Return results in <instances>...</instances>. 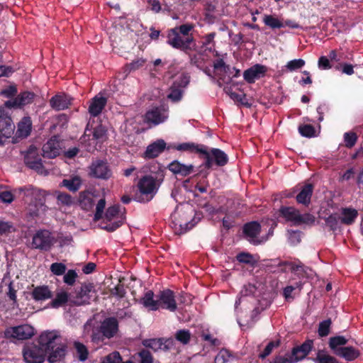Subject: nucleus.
<instances>
[{
	"instance_id": "nucleus-40",
	"label": "nucleus",
	"mask_w": 363,
	"mask_h": 363,
	"mask_svg": "<svg viewBox=\"0 0 363 363\" xmlns=\"http://www.w3.org/2000/svg\"><path fill=\"white\" fill-rule=\"evenodd\" d=\"M136 363H153V357L150 351L142 350L133 356Z\"/></svg>"
},
{
	"instance_id": "nucleus-60",
	"label": "nucleus",
	"mask_w": 363,
	"mask_h": 363,
	"mask_svg": "<svg viewBox=\"0 0 363 363\" xmlns=\"http://www.w3.org/2000/svg\"><path fill=\"white\" fill-rule=\"evenodd\" d=\"M145 63V60L143 58H138L130 63L127 65V67L129 72L137 70L144 66Z\"/></svg>"
},
{
	"instance_id": "nucleus-54",
	"label": "nucleus",
	"mask_w": 363,
	"mask_h": 363,
	"mask_svg": "<svg viewBox=\"0 0 363 363\" xmlns=\"http://www.w3.org/2000/svg\"><path fill=\"white\" fill-rule=\"evenodd\" d=\"M331 325V320L328 319L319 323L318 335L320 337H325L330 333V328Z\"/></svg>"
},
{
	"instance_id": "nucleus-6",
	"label": "nucleus",
	"mask_w": 363,
	"mask_h": 363,
	"mask_svg": "<svg viewBox=\"0 0 363 363\" xmlns=\"http://www.w3.org/2000/svg\"><path fill=\"white\" fill-rule=\"evenodd\" d=\"M15 192L23 193V198L30 197L31 201L35 202V206L37 208L36 210L32 211L30 209V214L32 217L38 216V211L40 210L45 211L47 206L45 205L46 191L34 188L33 186L28 185L25 186L18 187L15 190Z\"/></svg>"
},
{
	"instance_id": "nucleus-52",
	"label": "nucleus",
	"mask_w": 363,
	"mask_h": 363,
	"mask_svg": "<svg viewBox=\"0 0 363 363\" xmlns=\"http://www.w3.org/2000/svg\"><path fill=\"white\" fill-rule=\"evenodd\" d=\"M357 140V135L354 132H347L344 134L345 145L347 148L354 146Z\"/></svg>"
},
{
	"instance_id": "nucleus-19",
	"label": "nucleus",
	"mask_w": 363,
	"mask_h": 363,
	"mask_svg": "<svg viewBox=\"0 0 363 363\" xmlns=\"http://www.w3.org/2000/svg\"><path fill=\"white\" fill-rule=\"evenodd\" d=\"M93 293H94V284L92 283H84L82 284L80 290L72 300V302L77 306L89 303Z\"/></svg>"
},
{
	"instance_id": "nucleus-23",
	"label": "nucleus",
	"mask_w": 363,
	"mask_h": 363,
	"mask_svg": "<svg viewBox=\"0 0 363 363\" xmlns=\"http://www.w3.org/2000/svg\"><path fill=\"white\" fill-rule=\"evenodd\" d=\"M107 104V98L96 95L90 100L89 106V113L92 117L99 116Z\"/></svg>"
},
{
	"instance_id": "nucleus-26",
	"label": "nucleus",
	"mask_w": 363,
	"mask_h": 363,
	"mask_svg": "<svg viewBox=\"0 0 363 363\" xmlns=\"http://www.w3.org/2000/svg\"><path fill=\"white\" fill-rule=\"evenodd\" d=\"M15 125L10 116L1 113L0 115V133L2 137L9 138L13 133Z\"/></svg>"
},
{
	"instance_id": "nucleus-4",
	"label": "nucleus",
	"mask_w": 363,
	"mask_h": 363,
	"mask_svg": "<svg viewBox=\"0 0 363 363\" xmlns=\"http://www.w3.org/2000/svg\"><path fill=\"white\" fill-rule=\"evenodd\" d=\"M108 138V129L102 123L96 125L93 128L87 125L84 135L80 138V143L86 147V151L91 152L96 150L98 144H101Z\"/></svg>"
},
{
	"instance_id": "nucleus-44",
	"label": "nucleus",
	"mask_w": 363,
	"mask_h": 363,
	"mask_svg": "<svg viewBox=\"0 0 363 363\" xmlns=\"http://www.w3.org/2000/svg\"><path fill=\"white\" fill-rule=\"evenodd\" d=\"M298 132L303 137L306 138H312L315 135V129L310 124L300 125Z\"/></svg>"
},
{
	"instance_id": "nucleus-39",
	"label": "nucleus",
	"mask_w": 363,
	"mask_h": 363,
	"mask_svg": "<svg viewBox=\"0 0 363 363\" xmlns=\"http://www.w3.org/2000/svg\"><path fill=\"white\" fill-rule=\"evenodd\" d=\"M315 363H340L334 357L328 354L326 352L319 350L315 358L313 359Z\"/></svg>"
},
{
	"instance_id": "nucleus-10",
	"label": "nucleus",
	"mask_w": 363,
	"mask_h": 363,
	"mask_svg": "<svg viewBox=\"0 0 363 363\" xmlns=\"http://www.w3.org/2000/svg\"><path fill=\"white\" fill-rule=\"evenodd\" d=\"M242 237L253 245L265 242L272 235V228H242Z\"/></svg>"
},
{
	"instance_id": "nucleus-32",
	"label": "nucleus",
	"mask_w": 363,
	"mask_h": 363,
	"mask_svg": "<svg viewBox=\"0 0 363 363\" xmlns=\"http://www.w3.org/2000/svg\"><path fill=\"white\" fill-rule=\"evenodd\" d=\"M31 296L35 301H40L50 298L52 294L48 286H40L33 289Z\"/></svg>"
},
{
	"instance_id": "nucleus-17",
	"label": "nucleus",
	"mask_w": 363,
	"mask_h": 363,
	"mask_svg": "<svg viewBox=\"0 0 363 363\" xmlns=\"http://www.w3.org/2000/svg\"><path fill=\"white\" fill-rule=\"evenodd\" d=\"M104 218L107 221L113 222L111 227H121L125 224V217L118 205L108 207L105 212Z\"/></svg>"
},
{
	"instance_id": "nucleus-22",
	"label": "nucleus",
	"mask_w": 363,
	"mask_h": 363,
	"mask_svg": "<svg viewBox=\"0 0 363 363\" xmlns=\"http://www.w3.org/2000/svg\"><path fill=\"white\" fill-rule=\"evenodd\" d=\"M43 157L55 158L60 155V142L57 136H52L43 146Z\"/></svg>"
},
{
	"instance_id": "nucleus-18",
	"label": "nucleus",
	"mask_w": 363,
	"mask_h": 363,
	"mask_svg": "<svg viewBox=\"0 0 363 363\" xmlns=\"http://www.w3.org/2000/svg\"><path fill=\"white\" fill-rule=\"evenodd\" d=\"M35 94L32 91H23L20 93L13 100L5 101L4 106L8 108H21L33 102Z\"/></svg>"
},
{
	"instance_id": "nucleus-9",
	"label": "nucleus",
	"mask_w": 363,
	"mask_h": 363,
	"mask_svg": "<svg viewBox=\"0 0 363 363\" xmlns=\"http://www.w3.org/2000/svg\"><path fill=\"white\" fill-rule=\"evenodd\" d=\"M99 332L101 334L100 337L98 334L92 335V340H104V338L111 339L116 335L118 332V322L116 318L110 317L105 318L101 323Z\"/></svg>"
},
{
	"instance_id": "nucleus-11",
	"label": "nucleus",
	"mask_w": 363,
	"mask_h": 363,
	"mask_svg": "<svg viewBox=\"0 0 363 363\" xmlns=\"http://www.w3.org/2000/svg\"><path fill=\"white\" fill-rule=\"evenodd\" d=\"M4 335L8 339L26 340L35 335V329L28 324H24L7 328Z\"/></svg>"
},
{
	"instance_id": "nucleus-37",
	"label": "nucleus",
	"mask_w": 363,
	"mask_h": 363,
	"mask_svg": "<svg viewBox=\"0 0 363 363\" xmlns=\"http://www.w3.org/2000/svg\"><path fill=\"white\" fill-rule=\"evenodd\" d=\"M262 20L264 25L272 29H279L284 27V23L274 15L264 14Z\"/></svg>"
},
{
	"instance_id": "nucleus-30",
	"label": "nucleus",
	"mask_w": 363,
	"mask_h": 363,
	"mask_svg": "<svg viewBox=\"0 0 363 363\" xmlns=\"http://www.w3.org/2000/svg\"><path fill=\"white\" fill-rule=\"evenodd\" d=\"M95 204L93 194L89 191H84L79 193V205L82 209L89 211Z\"/></svg>"
},
{
	"instance_id": "nucleus-15",
	"label": "nucleus",
	"mask_w": 363,
	"mask_h": 363,
	"mask_svg": "<svg viewBox=\"0 0 363 363\" xmlns=\"http://www.w3.org/2000/svg\"><path fill=\"white\" fill-rule=\"evenodd\" d=\"M158 301V309H167L171 312H174L177 308V301L174 292L170 289H164L160 291L156 295Z\"/></svg>"
},
{
	"instance_id": "nucleus-8",
	"label": "nucleus",
	"mask_w": 363,
	"mask_h": 363,
	"mask_svg": "<svg viewBox=\"0 0 363 363\" xmlns=\"http://www.w3.org/2000/svg\"><path fill=\"white\" fill-rule=\"evenodd\" d=\"M55 242V238L48 230L40 229L33 236L31 248L48 251Z\"/></svg>"
},
{
	"instance_id": "nucleus-55",
	"label": "nucleus",
	"mask_w": 363,
	"mask_h": 363,
	"mask_svg": "<svg viewBox=\"0 0 363 363\" xmlns=\"http://www.w3.org/2000/svg\"><path fill=\"white\" fill-rule=\"evenodd\" d=\"M122 357L118 352H113L104 357L100 363H121Z\"/></svg>"
},
{
	"instance_id": "nucleus-13",
	"label": "nucleus",
	"mask_w": 363,
	"mask_h": 363,
	"mask_svg": "<svg viewBox=\"0 0 363 363\" xmlns=\"http://www.w3.org/2000/svg\"><path fill=\"white\" fill-rule=\"evenodd\" d=\"M24 162L30 169H34L38 173H42L44 167L41 156L38 153V150L34 145H30L28 149L24 156Z\"/></svg>"
},
{
	"instance_id": "nucleus-28",
	"label": "nucleus",
	"mask_w": 363,
	"mask_h": 363,
	"mask_svg": "<svg viewBox=\"0 0 363 363\" xmlns=\"http://www.w3.org/2000/svg\"><path fill=\"white\" fill-rule=\"evenodd\" d=\"M194 166L192 164L186 165L180 163L177 160L172 162L168 169L174 174H179L182 177H186L191 174L194 172Z\"/></svg>"
},
{
	"instance_id": "nucleus-27",
	"label": "nucleus",
	"mask_w": 363,
	"mask_h": 363,
	"mask_svg": "<svg viewBox=\"0 0 363 363\" xmlns=\"http://www.w3.org/2000/svg\"><path fill=\"white\" fill-rule=\"evenodd\" d=\"M314 186L312 184H306L296 195V200L298 204L308 206L311 203Z\"/></svg>"
},
{
	"instance_id": "nucleus-61",
	"label": "nucleus",
	"mask_w": 363,
	"mask_h": 363,
	"mask_svg": "<svg viewBox=\"0 0 363 363\" xmlns=\"http://www.w3.org/2000/svg\"><path fill=\"white\" fill-rule=\"evenodd\" d=\"M279 345V341H277V342L272 341V342H269L268 345L264 348V351L259 354V357L261 359H264L268 355H269L270 353L272 352V350L274 347H278Z\"/></svg>"
},
{
	"instance_id": "nucleus-46",
	"label": "nucleus",
	"mask_w": 363,
	"mask_h": 363,
	"mask_svg": "<svg viewBox=\"0 0 363 363\" xmlns=\"http://www.w3.org/2000/svg\"><path fill=\"white\" fill-rule=\"evenodd\" d=\"M57 203L63 206H70L73 203L72 197L67 193L57 192Z\"/></svg>"
},
{
	"instance_id": "nucleus-53",
	"label": "nucleus",
	"mask_w": 363,
	"mask_h": 363,
	"mask_svg": "<svg viewBox=\"0 0 363 363\" xmlns=\"http://www.w3.org/2000/svg\"><path fill=\"white\" fill-rule=\"evenodd\" d=\"M106 207V199L104 198L101 199L96 206V211L94 216L95 221L99 220L103 218L104 211Z\"/></svg>"
},
{
	"instance_id": "nucleus-62",
	"label": "nucleus",
	"mask_w": 363,
	"mask_h": 363,
	"mask_svg": "<svg viewBox=\"0 0 363 363\" xmlns=\"http://www.w3.org/2000/svg\"><path fill=\"white\" fill-rule=\"evenodd\" d=\"M77 274L74 270L69 269L68 272L64 275L63 279L64 282L68 285L72 286L76 280Z\"/></svg>"
},
{
	"instance_id": "nucleus-35",
	"label": "nucleus",
	"mask_w": 363,
	"mask_h": 363,
	"mask_svg": "<svg viewBox=\"0 0 363 363\" xmlns=\"http://www.w3.org/2000/svg\"><path fill=\"white\" fill-rule=\"evenodd\" d=\"M284 264L289 267L291 272L299 277H304L307 276V270L309 269L300 261H298L297 262H285Z\"/></svg>"
},
{
	"instance_id": "nucleus-16",
	"label": "nucleus",
	"mask_w": 363,
	"mask_h": 363,
	"mask_svg": "<svg viewBox=\"0 0 363 363\" xmlns=\"http://www.w3.org/2000/svg\"><path fill=\"white\" fill-rule=\"evenodd\" d=\"M168 118L167 110L163 106H155L148 110L145 114V121L155 125L163 123Z\"/></svg>"
},
{
	"instance_id": "nucleus-41",
	"label": "nucleus",
	"mask_w": 363,
	"mask_h": 363,
	"mask_svg": "<svg viewBox=\"0 0 363 363\" xmlns=\"http://www.w3.org/2000/svg\"><path fill=\"white\" fill-rule=\"evenodd\" d=\"M68 294L66 291H60L56 294V296L50 303L53 308H59L62 306L68 301Z\"/></svg>"
},
{
	"instance_id": "nucleus-38",
	"label": "nucleus",
	"mask_w": 363,
	"mask_h": 363,
	"mask_svg": "<svg viewBox=\"0 0 363 363\" xmlns=\"http://www.w3.org/2000/svg\"><path fill=\"white\" fill-rule=\"evenodd\" d=\"M82 181L80 178L75 176L71 179H65L62 181L60 186L66 187L71 191H77L81 186Z\"/></svg>"
},
{
	"instance_id": "nucleus-51",
	"label": "nucleus",
	"mask_w": 363,
	"mask_h": 363,
	"mask_svg": "<svg viewBox=\"0 0 363 363\" xmlns=\"http://www.w3.org/2000/svg\"><path fill=\"white\" fill-rule=\"evenodd\" d=\"M190 82V76L188 74H182L174 82V87H179L183 90Z\"/></svg>"
},
{
	"instance_id": "nucleus-56",
	"label": "nucleus",
	"mask_w": 363,
	"mask_h": 363,
	"mask_svg": "<svg viewBox=\"0 0 363 363\" xmlns=\"http://www.w3.org/2000/svg\"><path fill=\"white\" fill-rule=\"evenodd\" d=\"M176 339L182 344H187L191 337V333L187 330H178L175 335Z\"/></svg>"
},
{
	"instance_id": "nucleus-47",
	"label": "nucleus",
	"mask_w": 363,
	"mask_h": 363,
	"mask_svg": "<svg viewBox=\"0 0 363 363\" xmlns=\"http://www.w3.org/2000/svg\"><path fill=\"white\" fill-rule=\"evenodd\" d=\"M289 242L291 245H295L298 244L301 240V231L298 229L289 230L287 231Z\"/></svg>"
},
{
	"instance_id": "nucleus-45",
	"label": "nucleus",
	"mask_w": 363,
	"mask_h": 363,
	"mask_svg": "<svg viewBox=\"0 0 363 363\" xmlns=\"http://www.w3.org/2000/svg\"><path fill=\"white\" fill-rule=\"evenodd\" d=\"M233 359L227 350H221L215 357V363H231Z\"/></svg>"
},
{
	"instance_id": "nucleus-63",
	"label": "nucleus",
	"mask_w": 363,
	"mask_h": 363,
	"mask_svg": "<svg viewBox=\"0 0 363 363\" xmlns=\"http://www.w3.org/2000/svg\"><path fill=\"white\" fill-rule=\"evenodd\" d=\"M189 62L191 65L201 69V65L203 63V58L201 54L189 55Z\"/></svg>"
},
{
	"instance_id": "nucleus-58",
	"label": "nucleus",
	"mask_w": 363,
	"mask_h": 363,
	"mask_svg": "<svg viewBox=\"0 0 363 363\" xmlns=\"http://www.w3.org/2000/svg\"><path fill=\"white\" fill-rule=\"evenodd\" d=\"M305 65V61L302 59H295L287 62L286 67L288 70L292 72L301 69Z\"/></svg>"
},
{
	"instance_id": "nucleus-5",
	"label": "nucleus",
	"mask_w": 363,
	"mask_h": 363,
	"mask_svg": "<svg viewBox=\"0 0 363 363\" xmlns=\"http://www.w3.org/2000/svg\"><path fill=\"white\" fill-rule=\"evenodd\" d=\"M279 217L286 223H291L294 225L315 224V217L309 213H301L300 211L294 206H281L278 211Z\"/></svg>"
},
{
	"instance_id": "nucleus-36",
	"label": "nucleus",
	"mask_w": 363,
	"mask_h": 363,
	"mask_svg": "<svg viewBox=\"0 0 363 363\" xmlns=\"http://www.w3.org/2000/svg\"><path fill=\"white\" fill-rule=\"evenodd\" d=\"M347 339H346L344 336L337 335L335 337H331L329 339V347L333 352L335 354H337L338 350H342L347 343Z\"/></svg>"
},
{
	"instance_id": "nucleus-34",
	"label": "nucleus",
	"mask_w": 363,
	"mask_h": 363,
	"mask_svg": "<svg viewBox=\"0 0 363 363\" xmlns=\"http://www.w3.org/2000/svg\"><path fill=\"white\" fill-rule=\"evenodd\" d=\"M155 294L152 291H147L140 300V303L150 311L158 310L157 298H154Z\"/></svg>"
},
{
	"instance_id": "nucleus-2",
	"label": "nucleus",
	"mask_w": 363,
	"mask_h": 363,
	"mask_svg": "<svg viewBox=\"0 0 363 363\" xmlns=\"http://www.w3.org/2000/svg\"><path fill=\"white\" fill-rule=\"evenodd\" d=\"M193 23H184L167 31V43L174 49L180 50L186 54L196 51L197 46L191 32L194 30Z\"/></svg>"
},
{
	"instance_id": "nucleus-12",
	"label": "nucleus",
	"mask_w": 363,
	"mask_h": 363,
	"mask_svg": "<svg viewBox=\"0 0 363 363\" xmlns=\"http://www.w3.org/2000/svg\"><path fill=\"white\" fill-rule=\"evenodd\" d=\"M46 351L38 344L26 346L23 351V358L27 363H43Z\"/></svg>"
},
{
	"instance_id": "nucleus-57",
	"label": "nucleus",
	"mask_w": 363,
	"mask_h": 363,
	"mask_svg": "<svg viewBox=\"0 0 363 363\" xmlns=\"http://www.w3.org/2000/svg\"><path fill=\"white\" fill-rule=\"evenodd\" d=\"M66 269V265L61 262H55L50 265V271L57 276L64 274Z\"/></svg>"
},
{
	"instance_id": "nucleus-29",
	"label": "nucleus",
	"mask_w": 363,
	"mask_h": 363,
	"mask_svg": "<svg viewBox=\"0 0 363 363\" xmlns=\"http://www.w3.org/2000/svg\"><path fill=\"white\" fill-rule=\"evenodd\" d=\"M31 129L32 121L30 117L24 116L18 123L16 137L18 138H26L30 134Z\"/></svg>"
},
{
	"instance_id": "nucleus-64",
	"label": "nucleus",
	"mask_w": 363,
	"mask_h": 363,
	"mask_svg": "<svg viewBox=\"0 0 363 363\" xmlns=\"http://www.w3.org/2000/svg\"><path fill=\"white\" fill-rule=\"evenodd\" d=\"M328 227H335L340 223V215L335 213L328 216L325 220Z\"/></svg>"
},
{
	"instance_id": "nucleus-14",
	"label": "nucleus",
	"mask_w": 363,
	"mask_h": 363,
	"mask_svg": "<svg viewBox=\"0 0 363 363\" xmlns=\"http://www.w3.org/2000/svg\"><path fill=\"white\" fill-rule=\"evenodd\" d=\"M90 175L96 179L108 180L112 177V170L106 161L99 160L92 162Z\"/></svg>"
},
{
	"instance_id": "nucleus-24",
	"label": "nucleus",
	"mask_w": 363,
	"mask_h": 363,
	"mask_svg": "<svg viewBox=\"0 0 363 363\" xmlns=\"http://www.w3.org/2000/svg\"><path fill=\"white\" fill-rule=\"evenodd\" d=\"M313 344L312 340H307L301 345L294 347L289 356L293 363L303 359L311 352Z\"/></svg>"
},
{
	"instance_id": "nucleus-3",
	"label": "nucleus",
	"mask_w": 363,
	"mask_h": 363,
	"mask_svg": "<svg viewBox=\"0 0 363 363\" xmlns=\"http://www.w3.org/2000/svg\"><path fill=\"white\" fill-rule=\"evenodd\" d=\"M38 342L47 353H49L48 360L50 363L57 362L66 355L67 343L57 330L43 332L38 337Z\"/></svg>"
},
{
	"instance_id": "nucleus-20",
	"label": "nucleus",
	"mask_w": 363,
	"mask_h": 363,
	"mask_svg": "<svg viewBox=\"0 0 363 363\" xmlns=\"http://www.w3.org/2000/svg\"><path fill=\"white\" fill-rule=\"evenodd\" d=\"M73 98L65 93L53 96L49 101L50 107L55 111L65 110L72 105Z\"/></svg>"
},
{
	"instance_id": "nucleus-7",
	"label": "nucleus",
	"mask_w": 363,
	"mask_h": 363,
	"mask_svg": "<svg viewBox=\"0 0 363 363\" xmlns=\"http://www.w3.org/2000/svg\"><path fill=\"white\" fill-rule=\"evenodd\" d=\"M159 184L157 183L155 179L150 175L143 176L140 179L138 183V188L141 196H145L146 200L143 198H138L140 202H147L150 201L154 195L157 193L159 188Z\"/></svg>"
},
{
	"instance_id": "nucleus-49",
	"label": "nucleus",
	"mask_w": 363,
	"mask_h": 363,
	"mask_svg": "<svg viewBox=\"0 0 363 363\" xmlns=\"http://www.w3.org/2000/svg\"><path fill=\"white\" fill-rule=\"evenodd\" d=\"M169 90L170 92L167 96L168 99L174 102L179 101L182 99L184 93L182 89L179 87H174V84H172Z\"/></svg>"
},
{
	"instance_id": "nucleus-48",
	"label": "nucleus",
	"mask_w": 363,
	"mask_h": 363,
	"mask_svg": "<svg viewBox=\"0 0 363 363\" xmlns=\"http://www.w3.org/2000/svg\"><path fill=\"white\" fill-rule=\"evenodd\" d=\"M74 347L77 350L78 358L80 361H85L88 358L89 352L86 347L79 342H74Z\"/></svg>"
},
{
	"instance_id": "nucleus-50",
	"label": "nucleus",
	"mask_w": 363,
	"mask_h": 363,
	"mask_svg": "<svg viewBox=\"0 0 363 363\" xmlns=\"http://www.w3.org/2000/svg\"><path fill=\"white\" fill-rule=\"evenodd\" d=\"M237 260L240 263L248 264L254 265L256 263L252 255L249 252H240L236 256Z\"/></svg>"
},
{
	"instance_id": "nucleus-59",
	"label": "nucleus",
	"mask_w": 363,
	"mask_h": 363,
	"mask_svg": "<svg viewBox=\"0 0 363 363\" xmlns=\"http://www.w3.org/2000/svg\"><path fill=\"white\" fill-rule=\"evenodd\" d=\"M18 90L15 85H10L1 90L0 95L6 98H12L17 94Z\"/></svg>"
},
{
	"instance_id": "nucleus-21",
	"label": "nucleus",
	"mask_w": 363,
	"mask_h": 363,
	"mask_svg": "<svg viewBox=\"0 0 363 363\" xmlns=\"http://www.w3.org/2000/svg\"><path fill=\"white\" fill-rule=\"evenodd\" d=\"M267 69L265 65L256 64L243 72L244 79L249 84L255 83L257 79L265 76Z\"/></svg>"
},
{
	"instance_id": "nucleus-25",
	"label": "nucleus",
	"mask_w": 363,
	"mask_h": 363,
	"mask_svg": "<svg viewBox=\"0 0 363 363\" xmlns=\"http://www.w3.org/2000/svg\"><path fill=\"white\" fill-rule=\"evenodd\" d=\"M166 148V143L164 140L160 139L150 144L145 152L143 157L145 159H153L158 157Z\"/></svg>"
},
{
	"instance_id": "nucleus-42",
	"label": "nucleus",
	"mask_w": 363,
	"mask_h": 363,
	"mask_svg": "<svg viewBox=\"0 0 363 363\" xmlns=\"http://www.w3.org/2000/svg\"><path fill=\"white\" fill-rule=\"evenodd\" d=\"M216 36V32H212V33H208V34L202 36L201 47L205 48L206 50H208V51L211 52L212 48L211 47L208 48V46L212 45L213 47H214V45H215L214 39H215Z\"/></svg>"
},
{
	"instance_id": "nucleus-33",
	"label": "nucleus",
	"mask_w": 363,
	"mask_h": 363,
	"mask_svg": "<svg viewBox=\"0 0 363 363\" xmlns=\"http://www.w3.org/2000/svg\"><path fill=\"white\" fill-rule=\"evenodd\" d=\"M336 355L351 362L360 356V352L352 346L344 347L342 350H338Z\"/></svg>"
},
{
	"instance_id": "nucleus-43",
	"label": "nucleus",
	"mask_w": 363,
	"mask_h": 363,
	"mask_svg": "<svg viewBox=\"0 0 363 363\" xmlns=\"http://www.w3.org/2000/svg\"><path fill=\"white\" fill-rule=\"evenodd\" d=\"M17 188L14 189L13 191L4 190L0 191V201L5 203H11L13 200L14 197L16 194L21 195L23 193L15 192V190Z\"/></svg>"
},
{
	"instance_id": "nucleus-1",
	"label": "nucleus",
	"mask_w": 363,
	"mask_h": 363,
	"mask_svg": "<svg viewBox=\"0 0 363 363\" xmlns=\"http://www.w3.org/2000/svg\"><path fill=\"white\" fill-rule=\"evenodd\" d=\"M177 150L186 151L199 155L200 159L204 162L199 167L201 169L195 177H203L206 179L210 174L209 169L215 164L217 167H223L228 162V156L218 148H211L203 144L194 143H183L174 147Z\"/></svg>"
},
{
	"instance_id": "nucleus-31",
	"label": "nucleus",
	"mask_w": 363,
	"mask_h": 363,
	"mask_svg": "<svg viewBox=\"0 0 363 363\" xmlns=\"http://www.w3.org/2000/svg\"><path fill=\"white\" fill-rule=\"evenodd\" d=\"M358 216V211L352 208H343L342 209L340 218V223L350 225H352Z\"/></svg>"
}]
</instances>
